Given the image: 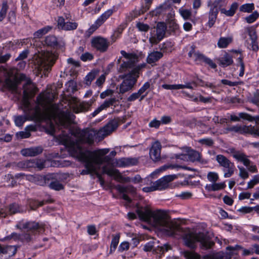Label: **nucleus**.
Segmentation results:
<instances>
[{"label":"nucleus","instance_id":"nucleus-1","mask_svg":"<svg viewBox=\"0 0 259 259\" xmlns=\"http://www.w3.org/2000/svg\"><path fill=\"white\" fill-rule=\"evenodd\" d=\"M37 92V89L30 79H26L23 84V97L22 100L21 108L26 114L33 118L36 115L41 113V109L46 111H50L60 114L66 110L71 112L72 110L74 113H78L88 111L90 108L92 102H80L76 98H71L68 103V108L61 110L60 106L54 104L51 102V95L48 93H42L36 98V105L33 107L30 99L32 98Z\"/></svg>","mask_w":259,"mask_h":259},{"label":"nucleus","instance_id":"nucleus-2","mask_svg":"<svg viewBox=\"0 0 259 259\" xmlns=\"http://www.w3.org/2000/svg\"><path fill=\"white\" fill-rule=\"evenodd\" d=\"M139 219L157 228L167 235L173 236L183 232L175 222L172 221L164 211H152L148 207L138 208L137 210Z\"/></svg>","mask_w":259,"mask_h":259},{"label":"nucleus","instance_id":"nucleus-3","mask_svg":"<svg viewBox=\"0 0 259 259\" xmlns=\"http://www.w3.org/2000/svg\"><path fill=\"white\" fill-rule=\"evenodd\" d=\"M41 113L39 115H36L33 118H30L28 115L23 111L25 115H20L14 117V121L15 124L17 126H22L26 120H40L42 118H47L50 120V133L53 135L55 132V126L53 122L55 124L60 126L61 128H67L73 122L74 115L69 111L66 110L62 113H57L50 111H46L41 109Z\"/></svg>","mask_w":259,"mask_h":259},{"label":"nucleus","instance_id":"nucleus-4","mask_svg":"<svg viewBox=\"0 0 259 259\" xmlns=\"http://www.w3.org/2000/svg\"><path fill=\"white\" fill-rule=\"evenodd\" d=\"M74 147L72 146L70 147L69 153L71 156L79 161L85 163V169L82 170L80 172L82 175L96 172L98 171V168L101 167L102 162L104 160L103 159L102 156L104 154H107L109 151V149L107 148L94 151H83L78 146L76 147L77 150Z\"/></svg>","mask_w":259,"mask_h":259},{"label":"nucleus","instance_id":"nucleus-5","mask_svg":"<svg viewBox=\"0 0 259 259\" xmlns=\"http://www.w3.org/2000/svg\"><path fill=\"white\" fill-rule=\"evenodd\" d=\"M120 53L126 60L123 61L120 65L119 71L123 72L129 69H132L131 72L125 75L124 79L120 85L119 92L123 94L133 88L139 76L140 70L145 67L146 64L143 63L135 66L138 60L136 54L127 53L123 50L121 51Z\"/></svg>","mask_w":259,"mask_h":259},{"label":"nucleus","instance_id":"nucleus-6","mask_svg":"<svg viewBox=\"0 0 259 259\" xmlns=\"http://www.w3.org/2000/svg\"><path fill=\"white\" fill-rule=\"evenodd\" d=\"M97 136V133L94 130L78 131L73 137H65L62 140V144L64 145L69 152V149L71 146L74 147L77 150V146L83 151H86L83 149L82 145L84 143L92 144L94 142L95 136Z\"/></svg>","mask_w":259,"mask_h":259},{"label":"nucleus","instance_id":"nucleus-7","mask_svg":"<svg viewBox=\"0 0 259 259\" xmlns=\"http://www.w3.org/2000/svg\"><path fill=\"white\" fill-rule=\"evenodd\" d=\"M57 54L55 52L41 51L34 56V63L40 74L45 76L48 75L57 58Z\"/></svg>","mask_w":259,"mask_h":259},{"label":"nucleus","instance_id":"nucleus-8","mask_svg":"<svg viewBox=\"0 0 259 259\" xmlns=\"http://www.w3.org/2000/svg\"><path fill=\"white\" fill-rule=\"evenodd\" d=\"M183 238L186 245L191 248H194L195 243L197 242L205 249L210 248L212 244L202 233H194L188 231L183 235Z\"/></svg>","mask_w":259,"mask_h":259},{"label":"nucleus","instance_id":"nucleus-9","mask_svg":"<svg viewBox=\"0 0 259 259\" xmlns=\"http://www.w3.org/2000/svg\"><path fill=\"white\" fill-rule=\"evenodd\" d=\"M103 171L104 173L108 175L110 177H113L114 179L119 183H127L133 182L134 183H140L141 178L140 175H137L134 178L123 177L118 169L110 168H107L106 166L103 167Z\"/></svg>","mask_w":259,"mask_h":259},{"label":"nucleus","instance_id":"nucleus-10","mask_svg":"<svg viewBox=\"0 0 259 259\" xmlns=\"http://www.w3.org/2000/svg\"><path fill=\"white\" fill-rule=\"evenodd\" d=\"M215 160L219 165L222 167L224 178H227L231 177L234 174L235 168L234 164L226 157L222 154L217 155Z\"/></svg>","mask_w":259,"mask_h":259},{"label":"nucleus","instance_id":"nucleus-11","mask_svg":"<svg viewBox=\"0 0 259 259\" xmlns=\"http://www.w3.org/2000/svg\"><path fill=\"white\" fill-rule=\"evenodd\" d=\"M232 156L238 161L242 162L248 170L251 172H256L257 171L256 166L253 164L248 158L247 156L243 152L236 151L234 149H230Z\"/></svg>","mask_w":259,"mask_h":259},{"label":"nucleus","instance_id":"nucleus-12","mask_svg":"<svg viewBox=\"0 0 259 259\" xmlns=\"http://www.w3.org/2000/svg\"><path fill=\"white\" fill-rule=\"evenodd\" d=\"M16 227L20 230L26 229L27 231L34 233H40L44 231V227L42 224H39L35 222H19L16 225Z\"/></svg>","mask_w":259,"mask_h":259},{"label":"nucleus","instance_id":"nucleus-13","mask_svg":"<svg viewBox=\"0 0 259 259\" xmlns=\"http://www.w3.org/2000/svg\"><path fill=\"white\" fill-rule=\"evenodd\" d=\"M119 119H114L109 121L104 127L97 132V136L103 139L115 131L119 125Z\"/></svg>","mask_w":259,"mask_h":259},{"label":"nucleus","instance_id":"nucleus-14","mask_svg":"<svg viewBox=\"0 0 259 259\" xmlns=\"http://www.w3.org/2000/svg\"><path fill=\"white\" fill-rule=\"evenodd\" d=\"M69 14L65 16L66 21H65L63 17L60 16L58 17L57 22L58 29L65 31H71L75 30L77 28L78 23L74 21H69Z\"/></svg>","mask_w":259,"mask_h":259},{"label":"nucleus","instance_id":"nucleus-15","mask_svg":"<svg viewBox=\"0 0 259 259\" xmlns=\"http://www.w3.org/2000/svg\"><path fill=\"white\" fill-rule=\"evenodd\" d=\"M166 26L164 23H158L156 27V34L151 33L149 37V41L152 45L157 44L161 40L164 36Z\"/></svg>","mask_w":259,"mask_h":259},{"label":"nucleus","instance_id":"nucleus-16","mask_svg":"<svg viewBox=\"0 0 259 259\" xmlns=\"http://www.w3.org/2000/svg\"><path fill=\"white\" fill-rule=\"evenodd\" d=\"M15 177L17 179L26 180L40 186L44 185L46 183L45 177L39 175H25L19 173L16 174Z\"/></svg>","mask_w":259,"mask_h":259},{"label":"nucleus","instance_id":"nucleus-17","mask_svg":"<svg viewBox=\"0 0 259 259\" xmlns=\"http://www.w3.org/2000/svg\"><path fill=\"white\" fill-rule=\"evenodd\" d=\"M92 47L100 52H106L109 45V41L106 38L97 36L92 38L91 40Z\"/></svg>","mask_w":259,"mask_h":259},{"label":"nucleus","instance_id":"nucleus-18","mask_svg":"<svg viewBox=\"0 0 259 259\" xmlns=\"http://www.w3.org/2000/svg\"><path fill=\"white\" fill-rule=\"evenodd\" d=\"M226 133L232 132L240 134H251L254 135L255 127L251 125H241L237 124L228 127L226 128Z\"/></svg>","mask_w":259,"mask_h":259},{"label":"nucleus","instance_id":"nucleus-19","mask_svg":"<svg viewBox=\"0 0 259 259\" xmlns=\"http://www.w3.org/2000/svg\"><path fill=\"white\" fill-rule=\"evenodd\" d=\"M113 12L114 10L112 9H110L106 11L97 18L94 24L89 29V31L91 32H93L96 30L112 15Z\"/></svg>","mask_w":259,"mask_h":259},{"label":"nucleus","instance_id":"nucleus-20","mask_svg":"<svg viewBox=\"0 0 259 259\" xmlns=\"http://www.w3.org/2000/svg\"><path fill=\"white\" fill-rule=\"evenodd\" d=\"M172 13L170 2L167 0L153 10L151 14L152 16H157L169 14L172 15Z\"/></svg>","mask_w":259,"mask_h":259},{"label":"nucleus","instance_id":"nucleus-21","mask_svg":"<svg viewBox=\"0 0 259 259\" xmlns=\"http://www.w3.org/2000/svg\"><path fill=\"white\" fill-rule=\"evenodd\" d=\"M177 178L176 175L165 176L154 183L156 190L165 189L168 186L169 182Z\"/></svg>","mask_w":259,"mask_h":259},{"label":"nucleus","instance_id":"nucleus-22","mask_svg":"<svg viewBox=\"0 0 259 259\" xmlns=\"http://www.w3.org/2000/svg\"><path fill=\"white\" fill-rule=\"evenodd\" d=\"M161 145L159 141H155L152 144L150 149V158L154 161H157L160 158Z\"/></svg>","mask_w":259,"mask_h":259},{"label":"nucleus","instance_id":"nucleus-23","mask_svg":"<svg viewBox=\"0 0 259 259\" xmlns=\"http://www.w3.org/2000/svg\"><path fill=\"white\" fill-rule=\"evenodd\" d=\"M112 166L119 167H127L136 164V160L131 158H122L112 160Z\"/></svg>","mask_w":259,"mask_h":259},{"label":"nucleus","instance_id":"nucleus-24","mask_svg":"<svg viewBox=\"0 0 259 259\" xmlns=\"http://www.w3.org/2000/svg\"><path fill=\"white\" fill-rule=\"evenodd\" d=\"M26 78L24 74H20L19 76H14L12 78H8L6 79L5 84L10 90L15 91L19 81L24 80Z\"/></svg>","mask_w":259,"mask_h":259},{"label":"nucleus","instance_id":"nucleus-25","mask_svg":"<svg viewBox=\"0 0 259 259\" xmlns=\"http://www.w3.org/2000/svg\"><path fill=\"white\" fill-rule=\"evenodd\" d=\"M22 211V208L18 204L12 203L9 205L7 211L3 208H0V217L5 218L8 214H15Z\"/></svg>","mask_w":259,"mask_h":259},{"label":"nucleus","instance_id":"nucleus-26","mask_svg":"<svg viewBox=\"0 0 259 259\" xmlns=\"http://www.w3.org/2000/svg\"><path fill=\"white\" fill-rule=\"evenodd\" d=\"M116 188L119 192L123 193L122 196V198L126 201L127 203H130L131 201V200L129 197L125 193H134L135 192V189L134 188V187L131 185L125 187L118 185L116 186Z\"/></svg>","mask_w":259,"mask_h":259},{"label":"nucleus","instance_id":"nucleus-27","mask_svg":"<svg viewBox=\"0 0 259 259\" xmlns=\"http://www.w3.org/2000/svg\"><path fill=\"white\" fill-rule=\"evenodd\" d=\"M240 118L246 119L249 121L255 120L257 122L259 121V116L253 117L250 115L243 112L239 113L238 115H231L230 116V119L232 121H239Z\"/></svg>","mask_w":259,"mask_h":259},{"label":"nucleus","instance_id":"nucleus-28","mask_svg":"<svg viewBox=\"0 0 259 259\" xmlns=\"http://www.w3.org/2000/svg\"><path fill=\"white\" fill-rule=\"evenodd\" d=\"M42 152V148L40 147H34L23 149L21 151V153L24 156H35Z\"/></svg>","mask_w":259,"mask_h":259},{"label":"nucleus","instance_id":"nucleus-29","mask_svg":"<svg viewBox=\"0 0 259 259\" xmlns=\"http://www.w3.org/2000/svg\"><path fill=\"white\" fill-rule=\"evenodd\" d=\"M242 247L238 245H236L235 246H228L226 248V252L224 253L223 255H218L217 257L223 259H230L233 254L236 253V251L242 249Z\"/></svg>","mask_w":259,"mask_h":259},{"label":"nucleus","instance_id":"nucleus-30","mask_svg":"<svg viewBox=\"0 0 259 259\" xmlns=\"http://www.w3.org/2000/svg\"><path fill=\"white\" fill-rule=\"evenodd\" d=\"M187 156H188L190 160L192 161H198L200 159V155L198 152L196 151L195 150H190V149L187 148ZM185 157L186 158V154H181V155H176V157L178 159H183V157Z\"/></svg>","mask_w":259,"mask_h":259},{"label":"nucleus","instance_id":"nucleus-31","mask_svg":"<svg viewBox=\"0 0 259 259\" xmlns=\"http://www.w3.org/2000/svg\"><path fill=\"white\" fill-rule=\"evenodd\" d=\"M232 58L233 56L225 52V54L219 59L220 65L223 67H226L231 65L233 63Z\"/></svg>","mask_w":259,"mask_h":259},{"label":"nucleus","instance_id":"nucleus-32","mask_svg":"<svg viewBox=\"0 0 259 259\" xmlns=\"http://www.w3.org/2000/svg\"><path fill=\"white\" fill-rule=\"evenodd\" d=\"M226 5V0H214L213 2L209 1L207 2V6L210 9L217 11L219 12L222 7Z\"/></svg>","mask_w":259,"mask_h":259},{"label":"nucleus","instance_id":"nucleus-33","mask_svg":"<svg viewBox=\"0 0 259 259\" xmlns=\"http://www.w3.org/2000/svg\"><path fill=\"white\" fill-rule=\"evenodd\" d=\"M188 56L197 63L203 62L205 56L198 52H196L193 48L188 53Z\"/></svg>","mask_w":259,"mask_h":259},{"label":"nucleus","instance_id":"nucleus-34","mask_svg":"<svg viewBox=\"0 0 259 259\" xmlns=\"http://www.w3.org/2000/svg\"><path fill=\"white\" fill-rule=\"evenodd\" d=\"M163 56V54L159 51H153L149 53L147 57V62L148 64L155 63Z\"/></svg>","mask_w":259,"mask_h":259},{"label":"nucleus","instance_id":"nucleus-35","mask_svg":"<svg viewBox=\"0 0 259 259\" xmlns=\"http://www.w3.org/2000/svg\"><path fill=\"white\" fill-rule=\"evenodd\" d=\"M116 154V152L115 151H112L110 153L109 155L105 156V155L106 154H104L102 156L103 159H105V160H104L102 162V164H103L104 163H106L107 164V165L103 166L102 168V172L103 174H104L103 171V169L104 167L106 166L107 168H110V167H108L107 165H112V160H114L115 159H114L113 158L115 156ZM112 168H113V167H112Z\"/></svg>","mask_w":259,"mask_h":259},{"label":"nucleus","instance_id":"nucleus-36","mask_svg":"<svg viewBox=\"0 0 259 259\" xmlns=\"http://www.w3.org/2000/svg\"><path fill=\"white\" fill-rule=\"evenodd\" d=\"M232 37L231 36L221 37L219 39L217 45L219 48H226L232 42Z\"/></svg>","mask_w":259,"mask_h":259},{"label":"nucleus","instance_id":"nucleus-37","mask_svg":"<svg viewBox=\"0 0 259 259\" xmlns=\"http://www.w3.org/2000/svg\"><path fill=\"white\" fill-rule=\"evenodd\" d=\"M184 168V167L178 165H174V164L164 165L160 167L159 168L156 169L154 171H153L151 174V175L154 176L156 174H159V173L162 172L169 168L174 169V168Z\"/></svg>","mask_w":259,"mask_h":259},{"label":"nucleus","instance_id":"nucleus-38","mask_svg":"<svg viewBox=\"0 0 259 259\" xmlns=\"http://www.w3.org/2000/svg\"><path fill=\"white\" fill-rule=\"evenodd\" d=\"M218 12L209 9L208 13V21L207 24L209 27H211L214 24L217 18Z\"/></svg>","mask_w":259,"mask_h":259},{"label":"nucleus","instance_id":"nucleus-39","mask_svg":"<svg viewBox=\"0 0 259 259\" xmlns=\"http://www.w3.org/2000/svg\"><path fill=\"white\" fill-rule=\"evenodd\" d=\"M226 187L225 182L220 183H213L207 186L209 191H216L224 189Z\"/></svg>","mask_w":259,"mask_h":259},{"label":"nucleus","instance_id":"nucleus-40","mask_svg":"<svg viewBox=\"0 0 259 259\" xmlns=\"http://www.w3.org/2000/svg\"><path fill=\"white\" fill-rule=\"evenodd\" d=\"M232 52L235 53V54H239V57L237 59V62L238 63V65L240 67V73L239 76H242L244 73V64L242 61V57L241 54V52L239 51L233 50Z\"/></svg>","mask_w":259,"mask_h":259},{"label":"nucleus","instance_id":"nucleus-41","mask_svg":"<svg viewBox=\"0 0 259 259\" xmlns=\"http://www.w3.org/2000/svg\"><path fill=\"white\" fill-rule=\"evenodd\" d=\"M52 29V27L50 26H46L38 30L34 33V37L39 38L42 37L44 35L49 32Z\"/></svg>","mask_w":259,"mask_h":259},{"label":"nucleus","instance_id":"nucleus-42","mask_svg":"<svg viewBox=\"0 0 259 259\" xmlns=\"http://www.w3.org/2000/svg\"><path fill=\"white\" fill-rule=\"evenodd\" d=\"M120 236L119 234H116L113 236L110 245V252L114 251L116 249L119 241Z\"/></svg>","mask_w":259,"mask_h":259},{"label":"nucleus","instance_id":"nucleus-43","mask_svg":"<svg viewBox=\"0 0 259 259\" xmlns=\"http://www.w3.org/2000/svg\"><path fill=\"white\" fill-rule=\"evenodd\" d=\"M254 4H245L240 6L239 10L240 12L245 13H250L254 9Z\"/></svg>","mask_w":259,"mask_h":259},{"label":"nucleus","instance_id":"nucleus-44","mask_svg":"<svg viewBox=\"0 0 259 259\" xmlns=\"http://www.w3.org/2000/svg\"><path fill=\"white\" fill-rule=\"evenodd\" d=\"M46 44L52 47H54L57 45V39L56 36L54 35L48 36L45 39Z\"/></svg>","mask_w":259,"mask_h":259},{"label":"nucleus","instance_id":"nucleus-45","mask_svg":"<svg viewBox=\"0 0 259 259\" xmlns=\"http://www.w3.org/2000/svg\"><path fill=\"white\" fill-rule=\"evenodd\" d=\"M96 73L95 71H91L89 72L85 77L84 81L87 85H90L92 81L95 78Z\"/></svg>","mask_w":259,"mask_h":259},{"label":"nucleus","instance_id":"nucleus-46","mask_svg":"<svg viewBox=\"0 0 259 259\" xmlns=\"http://www.w3.org/2000/svg\"><path fill=\"white\" fill-rule=\"evenodd\" d=\"M115 101L116 100L115 98H111L110 99H107L103 102L102 104L100 106V107L103 110L112 105L115 102Z\"/></svg>","mask_w":259,"mask_h":259},{"label":"nucleus","instance_id":"nucleus-47","mask_svg":"<svg viewBox=\"0 0 259 259\" xmlns=\"http://www.w3.org/2000/svg\"><path fill=\"white\" fill-rule=\"evenodd\" d=\"M11 257L5 246L0 244V259H9Z\"/></svg>","mask_w":259,"mask_h":259},{"label":"nucleus","instance_id":"nucleus-48","mask_svg":"<svg viewBox=\"0 0 259 259\" xmlns=\"http://www.w3.org/2000/svg\"><path fill=\"white\" fill-rule=\"evenodd\" d=\"M8 9V6L7 1H4L2 4V7L0 11V21L3 20L5 17L7 10Z\"/></svg>","mask_w":259,"mask_h":259},{"label":"nucleus","instance_id":"nucleus-49","mask_svg":"<svg viewBox=\"0 0 259 259\" xmlns=\"http://www.w3.org/2000/svg\"><path fill=\"white\" fill-rule=\"evenodd\" d=\"M207 178L209 182L213 183L216 182L219 180V177L217 172L210 171L207 174Z\"/></svg>","mask_w":259,"mask_h":259},{"label":"nucleus","instance_id":"nucleus-50","mask_svg":"<svg viewBox=\"0 0 259 259\" xmlns=\"http://www.w3.org/2000/svg\"><path fill=\"white\" fill-rule=\"evenodd\" d=\"M50 187L55 190L59 191L64 188L63 185L58 181H53L50 184Z\"/></svg>","mask_w":259,"mask_h":259},{"label":"nucleus","instance_id":"nucleus-51","mask_svg":"<svg viewBox=\"0 0 259 259\" xmlns=\"http://www.w3.org/2000/svg\"><path fill=\"white\" fill-rule=\"evenodd\" d=\"M258 16V13L256 11H254L251 14L246 17L245 19L247 23H252L256 20Z\"/></svg>","mask_w":259,"mask_h":259},{"label":"nucleus","instance_id":"nucleus-52","mask_svg":"<svg viewBox=\"0 0 259 259\" xmlns=\"http://www.w3.org/2000/svg\"><path fill=\"white\" fill-rule=\"evenodd\" d=\"M125 28L124 25H121L115 32V33L111 36V39L113 42L116 41V39L119 37V35L122 33L123 30Z\"/></svg>","mask_w":259,"mask_h":259},{"label":"nucleus","instance_id":"nucleus-53","mask_svg":"<svg viewBox=\"0 0 259 259\" xmlns=\"http://www.w3.org/2000/svg\"><path fill=\"white\" fill-rule=\"evenodd\" d=\"M93 58V55L89 52L82 53L80 56V59L83 62L91 61Z\"/></svg>","mask_w":259,"mask_h":259},{"label":"nucleus","instance_id":"nucleus-54","mask_svg":"<svg viewBox=\"0 0 259 259\" xmlns=\"http://www.w3.org/2000/svg\"><path fill=\"white\" fill-rule=\"evenodd\" d=\"M259 183V175H255L253 177L252 180H251L247 183V189H250L253 187V186Z\"/></svg>","mask_w":259,"mask_h":259},{"label":"nucleus","instance_id":"nucleus-55","mask_svg":"<svg viewBox=\"0 0 259 259\" xmlns=\"http://www.w3.org/2000/svg\"><path fill=\"white\" fill-rule=\"evenodd\" d=\"M179 13L180 15L185 19H189L191 14V11L187 9H184L183 8H181L179 9Z\"/></svg>","mask_w":259,"mask_h":259},{"label":"nucleus","instance_id":"nucleus-56","mask_svg":"<svg viewBox=\"0 0 259 259\" xmlns=\"http://www.w3.org/2000/svg\"><path fill=\"white\" fill-rule=\"evenodd\" d=\"M184 256L187 259H200V257L198 254L193 252L185 251Z\"/></svg>","mask_w":259,"mask_h":259},{"label":"nucleus","instance_id":"nucleus-57","mask_svg":"<svg viewBox=\"0 0 259 259\" xmlns=\"http://www.w3.org/2000/svg\"><path fill=\"white\" fill-rule=\"evenodd\" d=\"M43 202H38L35 200H30L29 205L31 210H34L37 207L42 206L43 205Z\"/></svg>","mask_w":259,"mask_h":259},{"label":"nucleus","instance_id":"nucleus-58","mask_svg":"<svg viewBox=\"0 0 259 259\" xmlns=\"http://www.w3.org/2000/svg\"><path fill=\"white\" fill-rule=\"evenodd\" d=\"M16 136L18 138L20 139L28 138L30 136V133L25 130L24 131L17 133Z\"/></svg>","mask_w":259,"mask_h":259},{"label":"nucleus","instance_id":"nucleus-59","mask_svg":"<svg viewBox=\"0 0 259 259\" xmlns=\"http://www.w3.org/2000/svg\"><path fill=\"white\" fill-rule=\"evenodd\" d=\"M136 26L139 30L141 31L146 32L149 29V26L143 23L138 22L137 23Z\"/></svg>","mask_w":259,"mask_h":259},{"label":"nucleus","instance_id":"nucleus-60","mask_svg":"<svg viewBox=\"0 0 259 259\" xmlns=\"http://www.w3.org/2000/svg\"><path fill=\"white\" fill-rule=\"evenodd\" d=\"M161 87L165 90H180V88H182V86L178 85V84H163Z\"/></svg>","mask_w":259,"mask_h":259},{"label":"nucleus","instance_id":"nucleus-61","mask_svg":"<svg viewBox=\"0 0 259 259\" xmlns=\"http://www.w3.org/2000/svg\"><path fill=\"white\" fill-rule=\"evenodd\" d=\"M238 168L239 170V176L243 179H247L249 175L246 169L243 167L240 166H238Z\"/></svg>","mask_w":259,"mask_h":259},{"label":"nucleus","instance_id":"nucleus-62","mask_svg":"<svg viewBox=\"0 0 259 259\" xmlns=\"http://www.w3.org/2000/svg\"><path fill=\"white\" fill-rule=\"evenodd\" d=\"M192 193L188 191L182 192L180 194L177 195V196L182 199H187L191 197Z\"/></svg>","mask_w":259,"mask_h":259},{"label":"nucleus","instance_id":"nucleus-63","mask_svg":"<svg viewBox=\"0 0 259 259\" xmlns=\"http://www.w3.org/2000/svg\"><path fill=\"white\" fill-rule=\"evenodd\" d=\"M45 160L42 159H35V168L41 170L45 167Z\"/></svg>","mask_w":259,"mask_h":259},{"label":"nucleus","instance_id":"nucleus-64","mask_svg":"<svg viewBox=\"0 0 259 259\" xmlns=\"http://www.w3.org/2000/svg\"><path fill=\"white\" fill-rule=\"evenodd\" d=\"M5 247L11 257L13 256L16 253L17 249L15 246L9 245L6 246Z\"/></svg>","mask_w":259,"mask_h":259}]
</instances>
